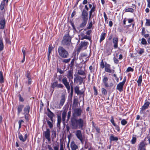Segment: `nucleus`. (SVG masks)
<instances>
[{
	"instance_id": "f257e3e1",
	"label": "nucleus",
	"mask_w": 150,
	"mask_h": 150,
	"mask_svg": "<svg viewBox=\"0 0 150 150\" xmlns=\"http://www.w3.org/2000/svg\"><path fill=\"white\" fill-rule=\"evenodd\" d=\"M86 124V121L83 119H76L74 117H72L70 121V125L72 129H83Z\"/></svg>"
},
{
	"instance_id": "f03ea898",
	"label": "nucleus",
	"mask_w": 150,
	"mask_h": 150,
	"mask_svg": "<svg viewBox=\"0 0 150 150\" xmlns=\"http://www.w3.org/2000/svg\"><path fill=\"white\" fill-rule=\"evenodd\" d=\"M62 81L68 91L70 90L71 88L70 94L71 96H72L73 92V82L72 81H71L70 84H69V83L67 81V78L65 77L62 79Z\"/></svg>"
},
{
	"instance_id": "7ed1b4c3",
	"label": "nucleus",
	"mask_w": 150,
	"mask_h": 150,
	"mask_svg": "<svg viewBox=\"0 0 150 150\" xmlns=\"http://www.w3.org/2000/svg\"><path fill=\"white\" fill-rule=\"evenodd\" d=\"M71 37L69 33L66 34L63 37L61 41V44L63 46H69L72 44Z\"/></svg>"
},
{
	"instance_id": "20e7f679",
	"label": "nucleus",
	"mask_w": 150,
	"mask_h": 150,
	"mask_svg": "<svg viewBox=\"0 0 150 150\" xmlns=\"http://www.w3.org/2000/svg\"><path fill=\"white\" fill-rule=\"evenodd\" d=\"M110 65L105 62L104 63V60L102 59L100 63V67L102 69L105 68V71L106 72L111 73L112 71H114L113 70L111 69Z\"/></svg>"
},
{
	"instance_id": "39448f33",
	"label": "nucleus",
	"mask_w": 150,
	"mask_h": 150,
	"mask_svg": "<svg viewBox=\"0 0 150 150\" xmlns=\"http://www.w3.org/2000/svg\"><path fill=\"white\" fill-rule=\"evenodd\" d=\"M58 52L59 56L62 58H67L69 56V54L68 52L62 46L58 47Z\"/></svg>"
},
{
	"instance_id": "423d86ee",
	"label": "nucleus",
	"mask_w": 150,
	"mask_h": 150,
	"mask_svg": "<svg viewBox=\"0 0 150 150\" xmlns=\"http://www.w3.org/2000/svg\"><path fill=\"white\" fill-rule=\"evenodd\" d=\"M102 82L105 87L109 88H111L113 87L114 88L115 87V85H114L113 82L110 83L109 85L108 84V78L107 76H104L102 77Z\"/></svg>"
},
{
	"instance_id": "0eeeda50",
	"label": "nucleus",
	"mask_w": 150,
	"mask_h": 150,
	"mask_svg": "<svg viewBox=\"0 0 150 150\" xmlns=\"http://www.w3.org/2000/svg\"><path fill=\"white\" fill-rule=\"evenodd\" d=\"M64 87V86L61 83L58 84L57 81H54L51 84L50 91H51L52 93L54 91V88L55 87H57L58 88H62Z\"/></svg>"
},
{
	"instance_id": "6e6552de",
	"label": "nucleus",
	"mask_w": 150,
	"mask_h": 150,
	"mask_svg": "<svg viewBox=\"0 0 150 150\" xmlns=\"http://www.w3.org/2000/svg\"><path fill=\"white\" fill-rule=\"evenodd\" d=\"M145 139L142 140L138 145V150H146V146L147 144L145 142Z\"/></svg>"
},
{
	"instance_id": "1a4fd4ad",
	"label": "nucleus",
	"mask_w": 150,
	"mask_h": 150,
	"mask_svg": "<svg viewBox=\"0 0 150 150\" xmlns=\"http://www.w3.org/2000/svg\"><path fill=\"white\" fill-rule=\"evenodd\" d=\"M126 77L125 76L122 82H120L117 85L116 89L120 92H122L123 90V86L126 81Z\"/></svg>"
},
{
	"instance_id": "9d476101",
	"label": "nucleus",
	"mask_w": 150,
	"mask_h": 150,
	"mask_svg": "<svg viewBox=\"0 0 150 150\" xmlns=\"http://www.w3.org/2000/svg\"><path fill=\"white\" fill-rule=\"evenodd\" d=\"M75 135L77 138L83 144L84 136H83L81 131L80 130H77L75 132Z\"/></svg>"
},
{
	"instance_id": "9b49d317",
	"label": "nucleus",
	"mask_w": 150,
	"mask_h": 150,
	"mask_svg": "<svg viewBox=\"0 0 150 150\" xmlns=\"http://www.w3.org/2000/svg\"><path fill=\"white\" fill-rule=\"evenodd\" d=\"M88 44V42L81 41L79 44V47L77 50L78 53H79L81 49L83 48H84V49H86Z\"/></svg>"
},
{
	"instance_id": "f8f14e48",
	"label": "nucleus",
	"mask_w": 150,
	"mask_h": 150,
	"mask_svg": "<svg viewBox=\"0 0 150 150\" xmlns=\"http://www.w3.org/2000/svg\"><path fill=\"white\" fill-rule=\"evenodd\" d=\"M74 80L75 82H76V83H79V85L81 84L83 81V78L78 75L75 76L74 78Z\"/></svg>"
},
{
	"instance_id": "ddd939ff",
	"label": "nucleus",
	"mask_w": 150,
	"mask_h": 150,
	"mask_svg": "<svg viewBox=\"0 0 150 150\" xmlns=\"http://www.w3.org/2000/svg\"><path fill=\"white\" fill-rule=\"evenodd\" d=\"M82 22L80 24L79 26V29H81L82 30L83 28L85 27L86 26L87 22L88 20V19L85 18H81Z\"/></svg>"
},
{
	"instance_id": "4468645a",
	"label": "nucleus",
	"mask_w": 150,
	"mask_h": 150,
	"mask_svg": "<svg viewBox=\"0 0 150 150\" xmlns=\"http://www.w3.org/2000/svg\"><path fill=\"white\" fill-rule=\"evenodd\" d=\"M96 6H93L89 11V20H91L92 18L94 17V14L96 11Z\"/></svg>"
},
{
	"instance_id": "2eb2a0df",
	"label": "nucleus",
	"mask_w": 150,
	"mask_h": 150,
	"mask_svg": "<svg viewBox=\"0 0 150 150\" xmlns=\"http://www.w3.org/2000/svg\"><path fill=\"white\" fill-rule=\"evenodd\" d=\"M47 116L50 119L51 121L53 122V118L55 116L54 114L50 110L49 108H47Z\"/></svg>"
},
{
	"instance_id": "dca6fc26",
	"label": "nucleus",
	"mask_w": 150,
	"mask_h": 150,
	"mask_svg": "<svg viewBox=\"0 0 150 150\" xmlns=\"http://www.w3.org/2000/svg\"><path fill=\"white\" fill-rule=\"evenodd\" d=\"M44 135L45 138L48 142L51 140L50 137V130L49 128H47L46 131L44 132Z\"/></svg>"
},
{
	"instance_id": "f3484780",
	"label": "nucleus",
	"mask_w": 150,
	"mask_h": 150,
	"mask_svg": "<svg viewBox=\"0 0 150 150\" xmlns=\"http://www.w3.org/2000/svg\"><path fill=\"white\" fill-rule=\"evenodd\" d=\"M118 38L117 36L114 37L112 38V42L114 44L113 47L114 48L116 49L118 47Z\"/></svg>"
},
{
	"instance_id": "a211bd4d",
	"label": "nucleus",
	"mask_w": 150,
	"mask_h": 150,
	"mask_svg": "<svg viewBox=\"0 0 150 150\" xmlns=\"http://www.w3.org/2000/svg\"><path fill=\"white\" fill-rule=\"evenodd\" d=\"M6 24V21L5 18L4 17H2L0 20V29H4Z\"/></svg>"
},
{
	"instance_id": "6ab92c4d",
	"label": "nucleus",
	"mask_w": 150,
	"mask_h": 150,
	"mask_svg": "<svg viewBox=\"0 0 150 150\" xmlns=\"http://www.w3.org/2000/svg\"><path fill=\"white\" fill-rule=\"evenodd\" d=\"M82 110L81 108H76L74 111L73 116L76 117H79L81 115Z\"/></svg>"
},
{
	"instance_id": "aec40b11",
	"label": "nucleus",
	"mask_w": 150,
	"mask_h": 150,
	"mask_svg": "<svg viewBox=\"0 0 150 150\" xmlns=\"http://www.w3.org/2000/svg\"><path fill=\"white\" fill-rule=\"evenodd\" d=\"M73 71L72 69H70L67 72V77L69 79V81H71L73 78Z\"/></svg>"
},
{
	"instance_id": "412c9836",
	"label": "nucleus",
	"mask_w": 150,
	"mask_h": 150,
	"mask_svg": "<svg viewBox=\"0 0 150 150\" xmlns=\"http://www.w3.org/2000/svg\"><path fill=\"white\" fill-rule=\"evenodd\" d=\"M81 18H85L88 19V11L83 10L82 11V13L81 16Z\"/></svg>"
},
{
	"instance_id": "4be33fe9",
	"label": "nucleus",
	"mask_w": 150,
	"mask_h": 150,
	"mask_svg": "<svg viewBox=\"0 0 150 150\" xmlns=\"http://www.w3.org/2000/svg\"><path fill=\"white\" fill-rule=\"evenodd\" d=\"M79 86H76L74 88V91L76 93L77 95H82L84 93V91H81L79 90Z\"/></svg>"
},
{
	"instance_id": "5701e85b",
	"label": "nucleus",
	"mask_w": 150,
	"mask_h": 150,
	"mask_svg": "<svg viewBox=\"0 0 150 150\" xmlns=\"http://www.w3.org/2000/svg\"><path fill=\"white\" fill-rule=\"evenodd\" d=\"M28 137L27 134H25L24 135V137L23 138V135L20 132L18 133V137L20 140L22 142H25L27 139Z\"/></svg>"
},
{
	"instance_id": "b1692460",
	"label": "nucleus",
	"mask_w": 150,
	"mask_h": 150,
	"mask_svg": "<svg viewBox=\"0 0 150 150\" xmlns=\"http://www.w3.org/2000/svg\"><path fill=\"white\" fill-rule=\"evenodd\" d=\"M67 110H64L62 113V122L63 124H65L66 118L67 116Z\"/></svg>"
},
{
	"instance_id": "393cba45",
	"label": "nucleus",
	"mask_w": 150,
	"mask_h": 150,
	"mask_svg": "<svg viewBox=\"0 0 150 150\" xmlns=\"http://www.w3.org/2000/svg\"><path fill=\"white\" fill-rule=\"evenodd\" d=\"M23 107L24 105L22 104L19 105L17 106V114L18 115H19L22 111Z\"/></svg>"
},
{
	"instance_id": "a878e982",
	"label": "nucleus",
	"mask_w": 150,
	"mask_h": 150,
	"mask_svg": "<svg viewBox=\"0 0 150 150\" xmlns=\"http://www.w3.org/2000/svg\"><path fill=\"white\" fill-rule=\"evenodd\" d=\"M4 49V44L2 36L0 35V51H3Z\"/></svg>"
},
{
	"instance_id": "bb28decb",
	"label": "nucleus",
	"mask_w": 150,
	"mask_h": 150,
	"mask_svg": "<svg viewBox=\"0 0 150 150\" xmlns=\"http://www.w3.org/2000/svg\"><path fill=\"white\" fill-rule=\"evenodd\" d=\"M30 108V107L29 105H26L23 109L24 114H29Z\"/></svg>"
},
{
	"instance_id": "cd10ccee",
	"label": "nucleus",
	"mask_w": 150,
	"mask_h": 150,
	"mask_svg": "<svg viewBox=\"0 0 150 150\" xmlns=\"http://www.w3.org/2000/svg\"><path fill=\"white\" fill-rule=\"evenodd\" d=\"M70 146L72 150H76L78 148V146L75 144L74 141L71 142Z\"/></svg>"
},
{
	"instance_id": "c85d7f7f",
	"label": "nucleus",
	"mask_w": 150,
	"mask_h": 150,
	"mask_svg": "<svg viewBox=\"0 0 150 150\" xmlns=\"http://www.w3.org/2000/svg\"><path fill=\"white\" fill-rule=\"evenodd\" d=\"M65 98L64 95H62L61 97V99L60 100V102L59 104V105L61 106H62L64 105L65 101Z\"/></svg>"
},
{
	"instance_id": "c756f323",
	"label": "nucleus",
	"mask_w": 150,
	"mask_h": 150,
	"mask_svg": "<svg viewBox=\"0 0 150 150\" xmlns=\"http://www.w3.org/2000/svg\"><path fill=\"white\" fill-rule=\"evenodd\" d=\"M62 119L61 116L60 115H57V127H60V124L61 122Z\"/></svg>"
},
{
	"instance_id": "7c9ffc66",
	"label": "nucleus",
	"mask_w": 150,
	"mask_h": 150,
	"mask_svg": "<svg viewBox=\"0 0 150 150\" xmlns=\"http://www.w3.org/2000/svg\"><path fill=\"white\" fill-rule=\"evenodd\" d=\"M142 76L141 74L138 78V80L137 81V82L138 83V86H141L142 81Z\"/></svg>"
},
{
	"instance_id": "2f4dec72",
	"label": "nucleus",
	"mask_w": 150,
	"mask_h": 150,
	"mask_svg": "<svg viewBox=\"0 0 150 150\" xmlns=\"http://www.w3.org/2000/svg\"><path fill=\"white\" fill-rule=\"evenodd\" d=\"M106 35V33H105L102 32L101 33L100 35V43L105 39Z\"/></svg>"
},
{
	"instance_id": "473e14b6",
	"label": "nucleus",
	"mask_w": 150,
	"mask_h": 150,
	"mask_svg": "<svg viewBox=\"0 0 150 150\" xmlns=\"http://www.w3.org/2000/svg\"><path fill=\"white\" fill-rule=\"evenodd\" d=\"M109 139L110 142L117 141L118 140V138L117 137H114L112 134L110 137Z\"/></svg>"
},
{
	"instance_id": "72a5a7b5",
	"label": "nucleus",
	"mask_w": 150,
	"mask_h": 150,
	"mask_svg": "<svg viewBox=\"0 0 150 150\" xmlns=\"http://www.w3.org/2000/svg\"><path fill=\"white\" fill-rule=\"evenodd\" d=\"M136 141L137 138L136 137V135H133L132 136V139L130 141V142L132 144H134L136 143Z\"/></svg>"
},
{
	"instance_id": "f704fd0d",
	"label": "nucleus",
	"mask_w": 150,
	"mask_h": 150,
	"mask_svg": "<svg viewBox=\"0 0 150 150\" xmlns=\"http://www.w3.org/2000/svg\"><path fill=\"white\" fill-rule=\"evenodd\" d=\"M84 39H86L89 40L91 42H92L91 40V36H87V35H84L82 37L81 40H83Z\"/></svg>"
},
{
	"instance_id": "c9c22d12",
	"label": "nucleus",
	"mask_w": 150,
	"mask_h": 150,
	"mask_svg": "<svg viewBox=\"0 0 150 150\" xmlns=\"http://www.w3.org/2000/svg\"><path fill=\"white\" fill-rule=\"evenodd\" d=\"M4 78L3 73L2 71H0V83H4Z\"/></svg>"
},
{
	"instance_id": "e433bc0d",
	"label": "nucleus",
	"mask_w": 150,
	"mask_h": 150,
	"mask_svg": "<svg viewBox=\"0 0 150 150\" xmlns=\"http://www.w3.org/2000/svg\"><path fill=\"white\" fill-rule=\"evenodd\" d=\"M47 122L50 128V129H52L53 127V125L52 123L53 122L52 121L50 122L49 120H47Z\"/></svg>"
},
{
	"instance_id": "4c0bfd02",
	"label": "nucleus",
	"mask_w": 150,
	"mask_h": 150,
	"mask_svg": "<svg viewBox=\"0 0 150 150\" xmlns=\"http://www.w3.org/2000/svg\"><path fill=\"white\" fill-rule=\"evenodd\" d=\"M77 73L79 75L83 76L85 75V73L84 71L81 69L78 70V71Z\"/></svg>"
},
{
	"instance_id": "58836bf2",
	"label": "nucleus",
	"mask_w": 150,
	"mask_h": 150,
	"mask_svg": "<svg viewBox=\"0 0 150 150\" xmlns=\"http://www.w3.org/2000/svg\"><path fill=\"white\" fill-rule=\"evenodd\" d=\"M148 107L143 105L142 108H140V113H143V111H144L146 109H147L148 108Z\"/></svg>"
},
{
	"instance_id": "ea45409f",
	"label": "nucleus",
	"mask_w": 150,
	"mask_h": 150,
	"mask_svg": "<svg viewBox=\"0 0 150 150\" xmlns=\"http://www.w3.org/2000/svg\"><path fill=\"white\" fill-rule=\"evenodd\" d=\"M148 107L143 105L142 108H140V113H143V111H144L146 109H147L148 108Z\"/></svg>"
},
{
	"instance_id": "a19ab883",
	"label": "nucleus",
	"mask_w": 150,
	"mask_h": 150,
	"mask_svg": "<svg viewBox=\"0 0 150 150\" xmlns=\"http://www.w3.org/2000/svg\"><path fill=\"white\" fill-rule=\"evenodd\" d=\"M90 20V22L88 23V26L86 27V29L88 30L90 29H91L93 26V23L91 21V19Z\"/></svg>"
},
{
	"instance_id": "79ce46f5",
	"label": "nucleus",
	"mask_w": 150,
	"mask_h": 150,
	"mask_svg": "<svg viewBox=\"0 0 150 150\" xmlns=\"http://www.w3.org/2000/svg\"><path fill=\"white\" fill-rule=\"evenodd\" d=\"M5 1H2L0 5V9L1 11H2L4 8L5 3L4 2Z\"/></svg>"
},
{
	"instance_id": "37998d69",
	"label": "nucleus",
	"mask_w": 150,
	"mask_h": 150,
	"mask_svg": "<svg viewBox=\"0 0 150 150\" xmlns=\"http://www.w3.org/2000/svg\"><path fill=\"white\" fill-rule=\"evenodd\" d=\"M101 92L102 94L104 95H106L107 94V91L104 88H101Z\"/></svg>"
},
{
	"instance_id": "c03bdc74",
	"label": "nucleus",
	"mask_w": 150,
	"mask_h": 150,
	"mask_svg": "<svg viewBox=\"0 0 150 150\" xmlns=\"http://www.w3.org/2000/svg\"><path fill=\"white\" fill-rule=\"evenodd\" d=\"M53 48L52 46V45H49V47H48V54H49H49H51V52H52V50H53Z\"/></svg>"
},
{
	"instance_id": "a18cd8bd",
	"label": "nucleus",
	"mask_w": 150,
	"mask_h": 150,
	"mask_svg": "<svg viewBox=\"0 0 150 150\" xmlns=\"http://www.w3.org/2000/svg\"><path fill=\"white\" fill-rule=\"evenodd\" d=\"M110 122L112 123L113 126H114V125H115L116 124L115 123V122L114 117L113 116H112L111 117Z\"/></svg>"
},
{
	"instance_id": "49530a36",
	"label": "nucleus",
	"mask_w": 150,
	"mask_h": 150,
	"mask_svg": "<svg viewBox=\"0 0 150 150\" xmlns=\"http://www.w3.org/2000/svg\"><path fill=\"white\" fill-rule=\"evenodd\" d=\"M71 25L72 26L74 30H76V29L74 25V23L73 20H71L70 21Z\"/></svg>"
},
{
	"instance_id": "de8ad7c7",
	"label": "nucleus",
	"mask_w": 150,
	"mask_h": 150,
	"mask_svg": "<svg viewBox=\"0 0 150 150\" xmlns=\"http://www.w3.org/2000/svg\"><path fill=\"white\" fill-rule=\"evenodd\" d=\"M56 133L55 131H52V139H54L56 137Z\"/></svg>"
},
{
	"instance_id": "09e8293b",
	"label": "nucleus",
	"mask_w": 150,
	"mask_h": 150,
	"mask_svg": "<svg viewBox=\"0 0 150 150\" xmlns=\"http://www.w3.org/2000/svg\"><path fill=\"white\" fill-rule=\"evenodd\" d=\"M121 123L122 125L124 126L127 123V122L125 120L123 119L121 121Z\"/></svg>"
},
{
	"instance_id": "8fccbe9b",
	"label": "nucleus",
	"mask_w": 150,
	"mask_h": 150,
	"mask_svg": "<svg viewBox=\"0 0 150 150\" xmlns=\"http://www.w3.org/2000/svg\"><path fill=\"white\" fill-rule=\"evenodd\" d=\"M26 77L28 79H30L31 78V76L30 75V73L29 71H28L26 72Z\"/></svg>"
},
{
	"instance_id": "3c124183",
	"label": "nucleus",
	"mask_w": 150,
	"mask_h": 150,
	"mask_svg": "<svg viewBox=\"0 0 150 150\" xmlns=\"http://www.w3.org/2000/svg\"><path fill=\"white\" fill-rule=\"evenodd\" d=\"M145 25L146 26H150V19L146 18Z\"/></svg>"
},
{
	"instance_id": "603ef678",
	"label": "nucleus",
	"mask_w": 150,
	"mask_h": 150,
	"mask_svg": "<svg viewBox=\"0 0 150 150\" xmlns=\"http://www.w3.org/2000/svg\"><path fill=\"white\" fill-rule=\"evenodd\" d=\"M141 44L143 45H146L147 44V42L145 40L144 38H143L142 39V41H141Z\"/></svg>"
},
{
	"instance_id": "864d4df0",
	"label": "nucleus",
	"mask_w": 150,
	"mask_h": 150,
	"mask_svg": "<svg viewBox=\"0 0 150 150\" xmlns=\"http://www.w3.org/2000/svg\"><path fill=\"white\" fill-rule=\"evenodd\" d=\"M125 12L133 13L134 12V9L132 8H129L126 9Z\"/></svg>"
},
{
	"instance_id": "5fc2aeb1",
	"label": "nucleus",
	"mask_w": 150,
	"mask_h": 150,
	"mask_svg": "<svg viewBox=\"0 0 150 150\" xmlns=\"http://www.w3.org/2000/svg\"><path fill=\"white\" fill-rule=\"evenodd\" d=\"M114 126L115 127V129L117 130L118 132H120V127L119 125L116 124L115 125H114Z\"/></svg>"
},
{
	"instance_id": "6e6d98bb",
	"label": "nucleus",
	"mask_w": 150,
	"mask_h": 150,
	"mask_svg": "<svg viewBox=\"0 0 150 150\" xmlns=\"http://www.w3.org/2000/svg\"><path fill=\"white\" fill-rule=\"evenodd\" d=\"M134 69L130 67H129L127 68V69L126 72H129L130 71L133 72L134 71Z\"/></svg>"
},
{
	"instance_id": "4d7b16f0",
	"label": "nucleus",
	"mask_w": 150,
	"mask_h": 150,
	"mask_svg": "<svg viewBox=\"0 0 150 150\" xmlns=\"http://www.w3.org/2000/svg\"><path fill=\"white\" fill-rule=\"evenodd\" d=\"M24 121L22 120H19L18 121V124H19V127H18V128L19 129H20L21 128V124L22 122H23Z\"/></svg>"
},
{
	"instance_id": "13d9d810",
	"label": "nucleus",
	"mask_w": 150,
	"mask_h": 150,
	"mask_svg": "<svg viewBox=\"0 0 150 150\" xmlns=\"http://www.w3.org/2000/svg\"><path fill=\"white\" fill-rule=\"evenodd\" d=\"M93 89L94 91V95L95 96H96L98 94V91L97 89L95 86H93Z\"/></svg>"
},
{
	"instance_id": "bf43d9fd",
	"label": "nucleus",
	"mask_w": 150,
	"mask_h": 150,
	"mask_svg": "<svg viewBox=\"0 0 150 150\" xmlns=\"http://www.w3.org/2000/svg\"><path fill=\"white\" fill-rule=\"evenodd\" d=\"M5 40L6 43L11 44V42L10 41L9 38H6L5 39Z\"/></svg>"
},
{
	"instance_id": "052dcab7",
	"label": "nucleus",
	"mask_w": 150,
	"mask_h": 150,
	"mask_svg": "<svg viewBox=\"0 0 150 150\" xmlns=\"http://www.w3.org/2000/svg\"><path fill=\"white\" fill-rule=\"evenodd\" d=\"M24 116L25 120L27 122L29 121V119L28 117V115L29 114H24Z\"/></svg>"
},
{
	"instance_id": "680f3d73",
	"label": "nucleus",
	"mask_w": 150,
	"mask_h": 150,
	"mask_svg": "<svg viewBox=\"0 0 150 150\" xmlns=\"http://www.w3.org/2000/svg\"><path fill=\"white\" fill-rule=\"evenodd\" d=\"M70 59H71L70 58L68 59H64L62 60V62L64 63H67L69 62Z\"/></svg>"
},
{
	"instance_id": "e2e57ef3",
	"label": "nucleus",
	"mask_w": 150,
	"mask_h": 150,
	"mask_svg": "<svg viewBox=\"0 0 150 150\" xmlns=\"http://www.w3.org/2000/svg\"><path fill=\"white\" fill-rule=\"evenodd\" d=\"M144 49L143 48H141L140 49V50L138 52V53L140 55H141L144 52Z\"/></svg>"
},
{
	"instance_id": "0e129e2a",
	"label": "nucleus",
	"mask_w": 150,
	"mask_h": 150,
	"mask_svg": "<svg viewBox=\"0 0 150 150\" xmlns=\"http://www.w3.org/2000/svg\"><path fill=\"white\" fill-rule=\"evenodd\" d=\"M71 116V111H69L68 112L67 116V121H68Z\"/></svg>"
},
{
	"instance_id": "69168bd1",
	"label": "nucleus",
	"mask_w": 150,
	"mask_h": 150,
	"mask_svg": "<svg viewBox=\"0 0 150 150\" xmlns=\"http://www.w3.org/2000/svg\"><path fill=\"white\" fill-rule=\"evenodd\" d=\"M113 61L116 64H117L119 63V60H118L115 58V57H114L113 58Z\"/></svg>"
},
{
	"instance_id": "338daca9",
	"label": "nucleus",
	"mask_w": 150,
	"mask_h": 150,
	"mask_svg": "<svg viewBox=\"0 0 150 150\" xmlns=\"http://www.w3.org/2000/svg\"><path fill=\"white\" fill-rule=\"evenodd\" d=\"M150 104V102L149 101H147L146 102H145L143 105L148 107Z\"/></svg>"
},
{
	"instance_id": "774afa93",
	"label": "nucleus",
	"mask_w": 150,
	"mask_h": 150,
	"mask_svg": "<svg viewBox=\"0 0 150 150\" xmlns=\"http://www.w3.org/2000/svg\"><path fill=\"white\" fill-rule=\"evenodd\" d=\"M146 33V31H145V28H142V31L141 32V34L142 35H143L145 34Z\"/></svg>"
}]
</instances>
